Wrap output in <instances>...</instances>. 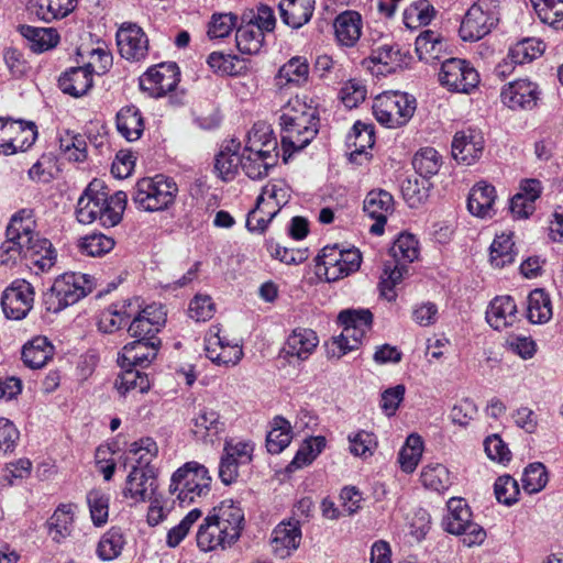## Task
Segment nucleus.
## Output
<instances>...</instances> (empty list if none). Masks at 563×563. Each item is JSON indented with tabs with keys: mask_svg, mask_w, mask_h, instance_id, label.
I'll use <instances>...</instances> for the list:
<instances>
[{
	"mask_svg": "<svg viewBox=\"0 0 563 563\" xmlns=\"http://www.w3.org/2000/svg\"><path fill=\"white\" fill-rule=\"evenodd\" d=\"M279 117L282 151L285 163L305 148L319 131V112L307 96L296 95L282 108Z\"/></svg>",
	"mask_w": 563,
	"mask_h": 563,
	"instance_id": "1",
	"label": "nucleus"
},
{
	"mask_svg": "<svg viewBox=\"0 0 563 563\" xmlns=\"http://www.w3.org/2000/svg\"><path fill=\"white\" fill-rule=\"evenodd\" d=\"M338 323L342 332L333 338L329 345V354L335 358L362 345L364 338L372 329L373 313L368 309H345L339 313Z\"/></svg>",
	"mask_w": 563,
	"mask_h": 563,
	"instance_id": "2",
	"label": "nucleus"
},
{
	"mask_svg": "<svg viewBox=\"0 0 563 563\" xmlns=\"http://www.w3.org/2000/svg\"><path fill=\"white\" fill-rule=\"evenodd\" d=\"M362 262V253L356 247L325 245L316 257V274L327 283H335L356 273Z\"/></svg>",
	"mask_w": 563,
	"mask_h": 563,
	"instance_id": "3",
	"label": "nucleus"
},
{
	"mask_svg": "<svg viewBox=\"0 0 563 563\" xmlns=\"http://www.w3.org/2000/svg\"><path fill=\"white\" fill-rule=\"evenodd\" d=\"M96 287L95 277L82 273H65L58 276L44 296L47 311L58 313L78 302Z\"/></svg>",
	"mask_w": 563,
	"mask_h": 563,
	"instance_id": "4",
	"label": "nucleus"
},
{
	"mask_svg": "<svg viewBox=\"0 0 563 563\" xmlns=\"http://www.w3.org/2000/svg\"><path fill=\"white\" fill-rule=\"evenodd\" d=\"M212 477L208 468L190 461L177 468L170 478L169 492L176 494L180 504H191L207 497L211 492Z\"/></svg>",
	"mask_w": 563,
	"mask_h": 563,
	"instance_id": "5",
	"label": "nucleus"
},
{
	"mask_svg": "<svg viewBox=\"0 0 563 563\" xmlns=\"http://www.w3.org/2000/svg\"><path fill=\"white\" fill-rule=\"evenodd\" d=\"M34 229H36V221L33 209H21L11 217L5 240L0 245L1 265L12 266L18 261L25 260V250Z\"/></svg>",
	"mask_w": 563,
	"mask_h": 563,
	"instance_id": "6",
	"label": "nucleus"
},
{
	"mask_svg": "<svg viewBox=\"0 0 563 563\" xmlns=\"http://www.w3.org/2000/svg\"><path fill=\"white\" fill-rule=\"evenodd\" d=\"M290 191L291 189L285 180H269L262 188L255 207L247 214V229L263 233L280 209L288 203Z\"/></svg>",
	"mask_w": 563,
	"mask_h": 563,
	"instance_id": "7",
	"label": "nucleus"
},
{
	"mask_svg": "<svg viewBox=\"0 0 563 563\" xmlns=\"http://www.w3.org/2000/svg\"><path fill=\"white\" fill-rule=\"evenodd\" d=\"M178 185L174 178L157 174L143 177L135 184L134 203L144 211L157 212L167 210L175 203Z\"/></svg>",
	"mask_w": 563,
	"mask_h": 563,
	"instance_id": "8",
	"label": "nucleus"
},
{
	"mask_svg": "<svg viewBox=\"0 0 563 563\" xmlns=\"http://www.w3.org/2000/svg\"><path fill=\"white\" fill-rule=\"evenodd\" d=\"M373 113L382 125L398 129L406 125L416 110V100L400 91H385L373 102Z\"/></svg>",
	"mask_w": 563,
	"mask_h": 563,
	"instance_id": "9",
	"label": "nucleus"
},
{
	"mask_svg": "<svg viewBox=\"0 0 563 563\" xmlns=\"http://www.w3.org/2000/svg\"><path fill=\"white\" fill-rule=\"evenodd\" d=\"M499 21L498 0H477L466 11L459 30L463 41H478L489 34Z\"/></svg>",
	"mask_w": 563,
	"mask_h": 563,
	"instance_id": "10",
	"label": "nucleus"
},
{
	"mask_svg": "<svg viewBox=\"0 0 563 563\" xmlns=\"http://www.w3.org/2000/svg\"><path fill=\"white\" fill-rule=\"evenodd\" d=\"M439 82L450 92L470 95L478 88L481 76L471 62L451 57L441 65Z\"/></svg>",
	"mask_w": 563,
	"mask_h": 563,
	"instance_id": "11",
	"label": "nucleus"
},
{
	"mask_svg": "<svg viewBox=\"0 0 563 563\" xmlns=\"http://www.w3.org/2000/svg\"><path fill=\"white\" fill-rule=\"evenodd\" d=\"M255 444L251 440L230 438L224 441L219 465V477L224 485L235 483L239 468L253 461Z\"/></svg>",
	"mask_w": 563,
	"mask_h": 563,
	"instance_id": "12",
	"label": "nucleus"
},
{
	"mask_svg": "<svg viewBox=\"0 0 563 563\" xmlns=\"http://www.w3.org/2000/svg\"><path fill=\"white\" fill-rule=\"evenodd\" d=\"M207 357L217 365L234 366L243 357L242 346L229 340L219 324H212L205 335Z\"/></svg>",
	"mask_w": 563,
	"mask_h": 563,
	"instance_id": "13",
	"label": "nucleus"
},
{
	"mask_svg": "<svg viewBox=\"0 0 563 563\" xmlns=\"http://www.w3.org/2000/svg\"><path fill=\"white\" fill-rule=\"evenodd\" d=\"M180 71L175 63H161L150 67L139 79L140 88L150 97L162 98L179 84Z\"/></svg>",
	"mask_w": 563,
	"mask_h": 563,
	"instance_id": "14",
	"label": "nucleus"
},
{
	"mask_svg": "<svg viewBox=\"0 0 563 563\" xmlns=\"http://www.w3.org/2000/svg\"><path fill=\"white\" fill-rule=\"evenodd\" d=\"M34 295V288L29 282L14 280L2 292L1 307L4 316L11 320H23L33 308Z\"/></svg>",
	"mask_w": 563,
	"mask_h": 563,
	"instance_id": "15",
	"label": "nucleus"
},
{
	"mask_svg": "<svg viewBox=\"0 0 563 563\" xmlns=\"http://www.w3.org/2000/svg\"><path fill=\"white\" fill-rule=\"evenodd\" d=\"M167 312L162 303H151L133 318L129 325L132 338L146 341H161L156 334L166 323Z\"/></svg>",
	"mask_w": 563,
	"mask_h": 563,
	"instance_id": "16",
	"label": "nucleus"
},
{
	"mask_svg": "<svg viewBox=\"0 0 563 563\" xmlns=\"http://www.w3.org/2000/svg\"><path fill=\"white\" fill-rule=\"evenodd\" d=\"M158 473L155 471H142L132 467L122 488V496L131 505L144 504L158 493Z\"/></svg>",
	"mask_w": 563,
	"mask_h": 563,
	"instance_id": "17",
	"label": "nucleus"
},
{
	"mask_svg": "<svg viewBox=\"0 0 563 563\" xmlns=\"http://www.w3.org/2000/svg\"><path fill=\"white\" fill-rule=\"evenodd\" d=\"M106 185L102 179L90 181L77 202L76 217L82 224L102 220L106 213Z\"/></svg>",
	"mask_w": 563,
	"mask_h": 563,
	"instance_id": "18",
	"label": "nucleus"
},
{
	"mask_svg": "<svg viewBox=\"0 0 563 563\" xmlns=\"http://www.w3.org/2000/svg\"><path fill=\"white\" fill-rule=\"evenodd\" d=\"M120 56L129 62H141L148 54V37L134 23H123L115 35Z\"/></svg>",
	"mask_w": 563,
	"mask_h": 563,
	"instance_id": "19",
	"label": "nucleus"
},
{
	"mask_svg": "<svg viewBox=\"0 0 563 563\" xmlns=\"http://www.w3.org/2000/svg\"><path fill=\"white\" fill-rule=\"evenodd\" d=\"M93 71H99L95 62L65 70L58 78V87L65 93L79 98L88 93L93 85Z\"/></svg>",
	"mask_w": 563,
	"mask_h": 563,
	"instance_id": "20",
	"label": "nucleus"
},
{
	"mask_svg": "<svg viewBox=\"0 0 563 563\" xmlns=\"http://www.w3.org/2000/svg\"><path fill=\"white\" fill-rule=\"evenodd\" d=\"M394 210V198L388 191L383 189L369 191L364 200V211L375 220V223L369 229L371 233L376 235L383 234L387 219Z\"/></svg>",
	"mask_w": 563,
	"mask_h": 563,
	"instance_id": "21",
	"label": "nucleus"
},
{
	"mask_svg": "<svg viewBox=\"0 0 563 563\" xmlns=\"http://www.w3.org/2000/svg\"><path fill=\"white\" fill-rule=\"evenodd\" d=\"M319 345L317 332L309 328L297 327L287 335L282 352L288 358L308 360Z\"/></svg>",
	"mask_w": 563,
	"mask_h": 563,
	"instance_id": "22",
	"label": "nucleus"
},
{
	"mask_svg": "<svg viewBox=\"0 0 563 563\" xmlns=\"http://www.w3.org/2000/svg\"><path fill=\"white\" fill-rule=\"evenodd\" d=\"M538 95L536 84L528 79H518L503 88L500 98L512 110H530L537 106Z\"/></svg>",
	"mask_w": 563,
	"mask_h": 563,
	"instance_id": "23",
	"label": "nucleus"
},
{
	"mask_svg": "<svg viewBox=\"0 0 563 563\" xmlns=\"http://www.w3.org/2000/svg\"><path fill=\"white\" fill-rule=\"evenodd\" d=\"M484 150V137L481 132L467 129L455 133L452 141V155L464 165L474 164Z\"/></svg>",
	"mask_w": 563,
	"mask_h": 563,
	"instance_id": "24",
	"label": "nucleus"
},
{
	"mask_svg": "<svg viewBox=\"0 0 563 563\" xmlns=\"http://www.w3.org/2000/svg\"><path fill=\"white\" fill-rule=\"evenodd\" d=\"M486 320L497 331L515 327L520 321V312L511 296L495 297L486 311Z\"/></svg>",
	"mask_w": 563,
	"mask_h": 563,
	"instance_id": "25",
	"label": "nucleus"
},
{
	"mask_svg": "<svg viewBox=\"0 0 563 563\" xmlns=\"http://www.w3.org/2000/svg\"><path fill=\"white\" fill-rule=\"evenodd\" d=\"M159 347L161 341L136 339L124 345L119 353L118 364L121 368L133 366L146 367L156 358Z\"/></svg>",
	"mask_w": 563,
	"mask_h": 563,
	"instance_id": "26",
	"label": "nucleus"
},
{
	"mask_svg": "<svg viewBox=\"0 0 563 563\" xmlns=\"http://www.w3.org/2000/svg\"><path fill=\"white\" fill-rule=\"evenodd\" d=\"M25 250V261L36 274L48 272L56 263L57 253L49 240L41 238L34 229Z\"/></svg>",
	"mask_w": 563,
	"mask_h": 563,
	"instance_id": "27",
	"label": "nucleus"
},
{
	"mask_svg": "<svg viewBox=\"0 0 563 563\" xmlns=\"http://www.w3.org/2000/svg\"><path fill=\"white\" fill-rule=\"evenodd\" d=\"M209 517L234 542L239 539L244 521V514L239 504L231 499L223 500L210 511Z\"/></svg>",
	"mask_w": 563,
	"mask_h": 563,
	"instance_id": "28",
	"label": "nucleus"
},
{
	"mask_svg": "<svg viewBox=\"0 0 563 563\" xmlns=\"http://www.w3.org/2000/svg\"><path fill=\"white\" fill-rule=\"evenodd\" d=\"M278 143L272 128L263 122L255 123L247 132L244 150L262 157L278 161ZM271 159H268L269 162Z\"/></svg>",
	"mask_w": 563,
	"mask_h": 563,
	"instance_id": "29",
	"label": "nucleus"
},
{
	"mask_svg": "<svg viewBox=\"0 0 563 563\" xmlns=\"http://www.w3.org/2000/svg\"><path fill=\"white\" fill-rule=\"evenodd\" d=\"M335 41L340 46L354 47L363 33V19L357 11L346 10L333 21Z\"/></svg>",
	"mask_w": 563,
	"mask_h": 563,
	"instance_id": "30",
	"label": "nucleus"
},
{
	"mask_svg": "<svg viewBox=\"0 0 563 563\" xmlns=\"http://www.w3.org/2000/svg\"><path fill=\"white\" fill-rule=\"evenodd\" d=\"M367 68L376 75L396 73L407 64V56L391 45H383L365 59Z\"/></svg>",
	"mask_w": 563,
	"mask_h": 563,
	"instance_id": "31",
	"label": "nucleus"
},
{
	"mask_svg": "<svg viewBox=\"0 0 563 563\" xmlns=\"http://www.w3.org/2000/svg\"><path fill=\"white\" fill-rule=\"evenodd\" d=\"M0 124L4 133H8L7 139L10 142L7 144V150H15L24 152L29 150L37 137L36 125L33 122L11 121L0 118Z\"/></svg>",
	"mask_w": 563,
	"mask_h": 563,
	"instance_id": "32",
	"label": "nucleus"
},
{
	"mask_svg": "<svg viewBox=\"0 0 563 563\" xmlns=\"http://www.w3.org/2000/svg\"><path fill=\"white\" fill-rule=\"evenodd\" d=\"M301 541L298 521H282L272 532L271 544L275 554L286 558L295 551Z\"/></svg>",
	"mask_w": 563,
	"mask_h": 563,
	"instance_id": "33",
	"label": "nucleus"
},
{
	"mask_svg": "<svg viewBox=\"0 0 563 563\" xmlns=\"http://www.w3.org/2000/svg\"><path fill=\"white\" fill-rule=\"evenodd\" d=\"M310 67L306 57L294 56L280 66L275 84L279 88L300 87L309 79Z\"/></svg>",
	"mask_w": 563,
	"mask_h": 563,
	"instance_id": "34",
	"label": "nucleus"
},
{
	"mask_svg": "<svg viewBox=\"0 0 563 563\" xmlns=\"http://www.w3.org/2000/svg\"><path fill=\"white\" fill-rule=\"evenodd\" d=\"M496 198L495 187L486 181H479L471 189L467 201L468 210L476 217L492 216Z\"/></svg>",
	"mask_w": 563,
	"mask_h": 563,
	"instance_id": "35",
	"label": "nucleus"
},
{
	"mask_svg": "<svg viewBox=\"0 0 563 563\" xmlns=\"http://www.w3.org/2000/svg\"><path fill=\"white\" fill-rule=\"evenodd\" d=\"M511 230H503L495 235L490 245L489 260L493 266L503 268L514 263L517 250Z\"/></svg>",
	"mask_w": 563,
	"mask_h": 563,
	"instance_id": "36",
	"label": "nucleus"
},
{
	"mask_svg": "<svg viewBox=\"0 0 563 563\" xmlns=\"http://www.w3.org/2000/svg\"><path fill=\"white\" fill-rule=\"evenodd\" d=\"M54 350L46 336H35L23 345V363L32 369L42 368L53 357Z\"/></svg>",
	"mask_w": 563,
	"mask_h": 563,
	"instance_id": "37",
	"label": "nucleus"
},
{
	"mask_svg": "<svg viewBox=\"0 0 563 563\" xmlns=\"http://www.w3.org/2000/svg\"><path fill=\"white\" fill-rule=\"evenodd\" d=\"M314 3V0H282L280 18L287 25L298 29L311 19Z\"/></svg>",
	"mask_w": 563,
	"mask_h": 563,
	"instance_id": "38",
	"label": "nucleus"
},
{
	"mask_svg": "<svg viewBox=\"0 0 563 563\" xmlns=\"http://www.w3.org/2000/svg\"><path fill=\"white\" fill-rule=\"evenodd\" d=\"M223 532L224 530L213 520H210L208 515L197 532V545L205 552L231 545L234 541Z\"/></svg>",
	"mask_w": 563,
	"mask_h": 563,
	"instance_id": "39",
	"label": "nucleus"
},
{
	"mask_svg": "<svg viewBox=\"0 0 563 563\" xmlns=\"http://www.w3.org/2000/svg\"><path fill=\"white\" fill-rule=\"evenodd\" d=\"M415 46L419 59L427 63L440 58L446 48L442 34L433 30L421 32L416 38Z\"/></svg>",
	"mask_w": 563,
	"mask_h": 563,
	"instance_id": "40",
	"label": "nucleus"
},
{
	"mask_svg": "<svg viewBox=\"0 0 563 563\" xmlns=\"http://www.w3.org/2000/svg\"><path fill=\"white\" fill-rule=\"evenodd\" d=\"M76 508L73 503L60 504L49 518L48 533L55 542L60 543L70 536Z\"/></svg>",
	"mask_w": 563,
	"mask_h": 563,
	"instance_id": "41",
	"label": "nucleus"
},
{
	"mask_svg": "<svg viewBox=\"0 0 563 563\" xmlns=\"http://www.w3.org/2000/svg\"><path fill=\"white\" fill-rule=\"evenodd\" d=\"M242 24L236 30V47L242 54H256L264 41V33L253 23V19L246 20V13L242 16Z\"/></svg>",
	"mask_w": 563,
	"mask_h": 563,
	"instance_id": "42",
	"label": "nucleus"
},
{
	"mask_svg": "<svg viewBox=\"0 0 563 563\" xmlns=\"http://www.w3.org/2000/svg\"><path fill=\"white\" fill-rule=\"evenodd\" d=\"M224 429V423L220 420L217 411L211 409H201L192 419L191 431L203 441L212 440Z\"/></svg>",
	"mask_w": 563,
	"mask_h": 563,
	"instance_id": "43",
	"label": "nucleus"
},
{
	"mask_svg": "<svg viewBox=\"0 0 563 563\" xmlns=\"http://www.w3.org/2000/svg\"><path fill=\"white\" fill-rule=\"evenodd\" d=\"M472 522V511L462 498H451L448 501V515L444 518L445 530L452 534L465 531V527Z\"/></svg>",
	"mask_w": 563,
	"mask_h": 563,
	"instance_id": "44",
	"label": "nucleus"
},
{
	"mask_svg": "<svg viewBox=\"0 0 563 563\" xmlns=\"http://www.w3.org/2000/svg\"><path fill=\"white\" fill-rule=\"evenodd\" d=\"M118 131L128 141L140 139L144 130L143 117L134 106L122 108L117 114Z\"/></svg>",
	"mask_w": 563,
	"mask_h": 563,
	"instance_id": "45",
	"label": "nucleus"
},
{
	"mask_svg": "<svg viewBox=\"0 0 563 563\" xmlns=\"http://www.w3.org/2000/svg\"><path fill=\"white\" fill-rule=\"evenodd\" d=\"M129 453L135 461L133 467H140L142 471H155L158 473V467L155 461L158 456L157 443L151 438H142L130 445Z\"/></svg>",
	"mask_w": 563,
	"mask_h": 563,
	"instance_id": "46",
	"label": "nucleus"
},
{
	"mask_svg": "<svg viewBox=\"0 0 563 563\" xmlns=\"http://www.w3.org/2000/svg\"><path fill=\"white\" fill-rule=\"evenodd\" d=\"M77 3L78 0H35L33 10L38 19L49 23L67 16Z\"/></svg>",
	"mask_w": 563,
	"mask_h": 563,
	"instance_id": "47",
	"label": "nucleus"
},
{
	"mask_svg": "<svg viewBox=\"0 0 563 563\" xmlns=\"http://www.w3.org/2000/svg\"><path fill=\"white\" fill-rule=\"evenodd\" d=\"M291 440L292 429L289 421L283 417H275L266 437L267 451L272 454H278L290 444Z\"/></svg>",
	"mask_w": 563,
	"mask_h": 563,
	"instance_id": "48",
	"label": "nucleus"
},
{
	"mask_svg": "<svg viewBox=\"0 0 563 563\" xmlns=\"http://www.w3.org/2000/svg\"><path fill=\"white\" fill-rule=\"evenodd\" d=\"M21 33L31 43V49L35 53L48 51L59 42L58 33L52 27L24 25Z\"/></svg>",
	"mask_w": 563,
	"mask_h": 563,
	"instance_id": "49",
	"label": "nucleus"
},
{
	"mask_svg": "<svg viewBox=\"0 0 563 563\" xmlns=\"http://www.w3.org/2000/svg\"><path fill=\"white\" fill-rule=\"evenodd\" d=\"M553 314L552 301L543 289H534L528 297L527 318L532 323H545Z\"/></svg>",
	"mask_w": 563,
	"mask_h": 563,
	"instance_id": "50",
	"label": "nucleus"
},
{
	"mask_svg": "<svg viewBox=\"0 0 563 563\" xmlns=\"http://www.w3.org/2000/svg\"><path fill=\"white\" fill-rule=\"evenodd\" d=\"M325 446L323 437L310 438L300 445L292 461L287 465L286 472L292 473L310 465Z\"/></svg>",
	"mask_w": 563,
	"mask_h": 563,
	"instance_id": "51",
	"label": "nucleus"
},
{
	"mask_svg": "<svg viewBox=\"0 0 563 563\" xmlns=\"http://www.w3.org/2000/svg\"><path fill=\"white\" fill-rule=\"evenodd\" d=\"M437 11L429 0L411 2L404 11V23L410 30L428 25L435 16Z\"/></svg>",
	"mask_w": 563,
	"mask_h": 563,
	"instance_id": "52",
	"label": "nucleus"
},
{
	"mask_svg": "<svg viewBox=\"0 0 563 563\" xmlns=\"http://www.w3.org/2000/svg\"><path fill=\"white\" fill-rule=\"evenodd\" d=\"M545 45L536 37H528L512 45L508 53L511 64H526L540 57L544 52Z\"/></svg>",
	"mask_w": 563,
	"mask_h": 563,
	"instance_id": "53",
	"label": "nucleus"
},
{
	"mask_svg": "<svg viewBox=\"0 0 563 563\" xmlns=\"http://www.w3.org/2000/svg\"><path fill=\"white\" fill-rule=\"evenodd\" d=\"M124 371L115 379L114 387L121 394L129 391H137L140 394L147 393L151 388V382L146 374L125 367Z\"/></svg>",
	"mask_w": 563,
	"mask_h": 563,
	"instance_id": "54",
	"label": "nucleus"
},
{
	"mask_svg": "<svg viewBox=\"0 0 563 563\" xmlns=\"http://www.w3.org/2000/svg\"><path fill=\"white\" fill-rule=\"evenodd\" d=\"M422 485L431 490L443 493L452 484L449 470L442 464L426 465L420 475Z\"/></svg>",
	"mask_w": 563,
	"mask_h": 563,
	"instance_id": "55",
	"label": "nucleus"
},
{
	"mask_svg": "<svg viewBox=\"0 0 563 563\" xmlns=\"http://www.w3.org/2000/svg\"><path fill=\"white\" fill-rule=\"evenodd\" d=\"M539 19L560 30L563 29V0H530Z\"/></svg>",
	"mask_w": 563,
	"mask_h": 563,
	"instance_id": "56",
	"label": "nucleus"
},
{
	"mask_svg": "<svg viewBox=\"0 0 563 563\" xmlns=\"http://www.w3.org/2000/svg\"><path fill=\"white\" fill-rule=\"evenodd\" d=\"M406 273V265L394 261L386 263L379 282L382 296L388 300H394L396 297L394 289L398 284L402 282Z\"/></svg>",
	"mask_w": 563,
	"mask_h": 563,
	"instance_id": "57",
	"label": "nucleus"
},
{
	"mask_svg": "<svg viewBox=\"0 0 563 563\" xmlns=\"http://www.w3.org/2000/svg\"><path fill=\"white\" fill-rule=\"evenodd\" d=\"M350 141L351 146L354 147L351 153L352 158L355 159L357 155L367 154L366 150L372 148L375 143L373 124L356 121L352 128Z\"/></svg>",
	"mask_w": 563,
	"mask_h": 563,
	"instance_id": "58",
	"label": "nucleus"
},
{
	"mask_svg": "<svg viewBox=\"0 0 563 563\" xmlns=\"http://www.w3.org/2000/svg\"><path fill=\"white\" fill-rule=\"evenodd\" d=\"M423 452V442L420 435L410 434L398 456L400 467L406 473H412L418 466Z\"/></svg>",
	"mask_w": 563,
	"mask_h": 563,
	"instance_id": "59",
	"label": "nucleus"
},
{
	"mask_svg": "<svg viewBox=\"0 0 563 563\" xmlns=\"http://www.w3.org/2000/svg\"><path fill=\"white\" fill-rule=\"evenodd\" d=\"M390 254L394 262L404 264L412 263L419 256V243L415 235L409 233L400 234L394 242Z\"/></svg>",
	"mask_w": 563,
	"mask_h": 563,
	"instance_id": "60",
	"label": "nucleus"
},
{
	"mask_svg": "<svg viewBox=\"0 0 563 563\" xmlns=\"http://www.w3.org/2000/svg\"><path fill=\"white\" fill-rule=\"evenodd\" d=\"M412 165L421 177L428 178L440 170L442 157L437 150L424 147L416 153Z\"/></svg>",
	"mask_w": 563,
	"mask_h": 563,
	"instance_id": "61",
	"label": "nucleus"
},
{
	"mask_svg": "<svg viewBox=\"0 0 563 563\" xmlns=\"http://www.w3.org/2000/svg\"><path fill=\"white\" fill-rule=\"evenodd\" d=\"M240 168H242L241 155L231 148L227 147L217 155L214 169L224 181L233 180Z\"/></svg>",
	"mask_w": 563,
	"mask_h": 563,
	"instance_id": "62",
	"label": "nucleus"
},
{
	"mask_svg": "<svg viewBox=\"0 0 563 563\" xmlns=\"http://www.w3.org/2000/svg\"><path fill=\"white\" fill-rule=\"evenodd\" d=\"M242 169L252 179H258L268 174V170L277 164V159L262 157L255 153L243 150L241 155Z\"/></svg>",
	"mask_w": 563,
	"mask_h": 563,
	"instance_id": "63",
	"label": "nucleus"
},
{
	"mask_svg": "<svg viewBox=\"0 0 563 563\" xmlns=\"http://www.w3.org/2000/svg\"><path fill=\"white\" fill-rule=\"evenodd\" d=\"M401 194L410 208L421 206L429 196L426 181L417 176L407 177L402 180Z\"/></svg>",
	"mask_w": 563,
	"mask_h": 563,
	"instance_id": "64",
	"label": "nucleus"
}]
</instances>
